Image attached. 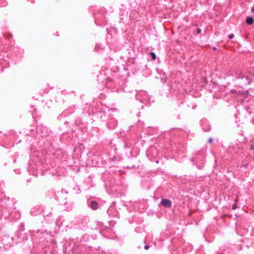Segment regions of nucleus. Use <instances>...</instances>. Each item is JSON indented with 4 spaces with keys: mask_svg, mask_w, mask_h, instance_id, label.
Returning a JSON list of instances; mask_svg holds the SVG:
<instances>
[{
    "mask_svg": "<svg viewBox=\"0 0 254 254\" xmlns=\"http://www.w3.org/2000/svg\"><path fill=\"white\" fill-rule=\"evenodd\" d=\"M235 76L237 78L245 79V83L246 85H250L254 76L253 72L248 70L247 69L242 70H237L235 72Z\"/></svg>",
    "mask_w": 254,
    "mask_h": 254,
    "instance_id": "1",
    "label": "nucleus"
},
{
    "mask_svg": "<svg viewBox=\"0 0 254 254\" xmlns=\"http://www.w3.org/2000/svg\"><path fill=\"white\" fill-rule=\"evenodd\" d=\"M161 204L164 207L167 208H170L172 206V202L170 199H162L161 201Z\"/></svg>",
    "mask_w": 254,
    "mask_h": 254,
    "instance_id": "2",
    "label": "nucleus"
},
{
    "mask_svg": "<svg viewBox=\"0 0 254 254\" xmlns=\"http://www.w3.org/2000/svg\"><path fill=\"white\" fill-rule=\"evenodd\" d=\"M90 207L93 210H96L98 208V204L96 201H92L90 202Z\"/></svg>",
    "mask_w": 254,
    "mask_h": 254,
    "instance_id": "3",
    "label": "nucleus"
},
{
    "mask_svg": "<svg viewBox=\"0 0 254 254\" xmlns=\"http://www.w3.org/2000/svg\"><path fill=\"white\" fill-rule=\"evenodd\" d=\"M246 22L249 25H251L254 23V19L251 17H248L246 19Z\"/></svg>",
    "mask_w": 254,
    "mask_h": 254,
    "instance_id": "4",
    "label": "nucleus"
},
{
    "mask_svg": "<svg viewBox=\"0 0 254 254\" xmlns=\"http://www.w3.org/2000/svg\"><path fill=\"white\" fill-rule=\"evenodd\" d=\"M150 54L151 58H152V59L153 60L156 59V55H155V53L150 52Z\"/></svg>",
    "mask_w": 254,
    "mask_h": 254,
    "instance_id": "5",
    "label": "nucleus"
},
{
    "mask_svg": "<svg viewBox=\"0 0 254 254\" xmlns=\"http://www.w3.org/2000/svg\"><path fill=\"white\" fill-rule=\"evenodd\" d=\"M237 208V205L236 204H234L232 205V209L234 210Z\"/></svg>",
    "mask_w": 254,
    "mask_h": 254,
    "instance_id": "6",
    "label": "nucleus"
},
{
    "mask_svg": "<svg viewBox=\"0 0 254 254\" xmlns=\"http://www.w3.org/2000/svg\"><path fill=\"white\" fill-rule=\"evenodd\" d=\"M234 34H231L229 36V39H232L234 38Z\"/></svg>",
    "mask_w": 254,
    "mask_h": 254,
    "instance_id": "7",
    "label": "nucleus"
},
{
    "mask_svg": "<svg viewBox=\"0 0 254 254\" xmlns=\"http://www.w3.org/2000/svg\"><path fill=\"white\" fill-rule=\"evenodd\" d=\"M20 230L21 231H24V225H22V224H21V227H20Z\"/></svg>",
    "mask_w": 254,
    "mask_h": 254,
    "instance_id": "8",
    "label": "nucleus"
},
{
    "mask_svg": "<svg viewBox=\"0 0 254 254\" xmlns=\"http://www.w3.org/2000/svg\"><path fill=\"white\" fill-rule=\"evenodd\" d=\"M196 32H197V34H200V33H201V29H200L198 28V29H197Z\"/></svg>",
    "mask_w": 254,
    "mask_h": 254,
    "instance_id": "9",
    "label": "nucleus"
},
{
    "mask_svg": "<svg viewBox=\"0 0 254 254\" xmlns=\"http://www.w3.org/2000/svg\"><path fill=\"white\" fill-rule=\"evenodd\" d=\"M149 247H150V246H148V245H145V246H144V249H145V250H148V249L149 248Z\"/></svg>",
    "mask_w": 254,
    "mask_h": 254,
    "instance_id": "10",
    "label": "nucleus"
},
{
    "mask_svg": "<svg viewBox=\"0 0 254 254\" xmlns=\"http://www.w3.org/2000/svg\"><path fill=\"white\" fill-rule=\"evenodd\" d=\"M208 141H209V143H212V141H213V139H212V138L210 137V138H209V139H208Z\"/></svg>",
    "mask_w": 254,
    "mask_h": 254,
    "instance_id": "11",
    "label": "nucleus"
},
{
    "mask_svg": "<svg viewBox=\"0 0 254 254\" xmlns=\"http://www.w3.org/2000/svg\"><path fill=\"white\" fill-rule=\"evenodd\" d=\"M210 127H208V129H204V130L205 131H209V130H210Z\"/></svg>",
    "mask_w": 254,
    "mask_h": 254,
    "instance_id": "12",
    "label": "nucleus"
},
{
    "mask_svg": "<svg viewBox=\"0 0 254 254\" xmlns=\"http://www.w3.org/2000/svg\"><path fill=\"white\" fill-rule=\"evenodd\" d=\"M231 92L233 93H236V91L234 90H232Z\"/></svg>",
    "mask_w": 254,
    "mask_h": 254,
    "instance_id": "13",
    "label": "nucleus"
},
{
    "mask_svg": "<svg viewBox=\"0 0 254 254\" xmlns=\"http://www.w3.org/2000/svg\"><path fill=\"white\" fill-rule=\"evenodd\" d=\"M252 11H254V7H253V8H252Z\"/></svg>",
    "mask_w": 254,
    "mask_h": 254,
    "instance_id": "14",
    "label": "nucleus"
},
{
    "mask_svg": "<svg viewBox=\"0 0 254 254\" xmlns=\"http://www.w3.org/2000/svg\"><path fill=\"white\" fill-rule=\"evenodd\" d=\"M251 149H253V146H251Z\"/></svg>",
    "mask_w": 254,
    "mask_h": 254,
    "instance_id": "15",
    "label": "nucleus"
}]
</instances>
